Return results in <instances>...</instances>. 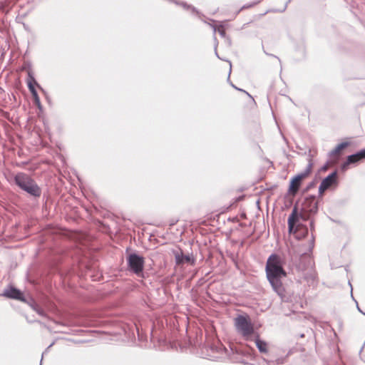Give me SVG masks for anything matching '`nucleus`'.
Returning a JSON list of instances; mask_svg holds the SVG:
<instances>
[{
    "label": "nucleus",
    "instance_id": "obj_22",
    "mask_svg": "<svg viewBox=\"0 0 365 365\" xmlns=\"http://www.w3.org/2000/svg\"><path fill=\"white\" fill-rule=\"evenodd\" d=\"M305 272H306V273H304V277L306 280L309 282V281H314L315 279L316 276L314 274V269L312 270H307Z\"/></svg>",
    "mask_w": 365,
    "mask_h": 365
},
{
    "label": "nucleus",
    "instance_id": "obj_20",
    "mask_svg": "<svg viewBox=\"0 0 365 365\" xmlns=\"http://www.w3.org/2000/svg\"><path fill=\"white\" fill-rule=\"evenodd\" d=\"M349 156L351 158L354 157H357L360 159L361 162L365 160V148L363 149H361L356 153L349 155Z\"/></svg>",
    "mask_w": 365,
    "mask_h": 365
},
{
    "label": "nucleus",
    "instance_id": "obj_23",
    "mask_svg": "<svg viewBox=\"0 0 365 365\" xmlns=\"http://www.w3.org/2000/svg\"><path fill=\"white\" fill-rule=\"evenodd\" d=\"M350 160H351V158L349 155L346 156V160L343 163H341V165H340V170L341 172H345L347 170L349 165H351Z\"/></svg>",
    "mask_w": 365,
    "mask_h": 365
},
{
    "label": "nucleus",
    "instance_id": "obj_7",
    "mask_svg": "<svg viewBox=\"0 0 365 365\" xmlns=\"http://www.w3.org/2000/svg\"><path fill=\"white\" fill-rule=\"evenodd\" d=\"M207 354H206L208 359L212 361H218L226 359L227 357L232 359L230 354H235L234 349L230 347V350H227L222 344L217 343L211 344L205 346Z\"/></svg>",
    "mask_w": 365,
    "mask_h": 365
},
{
    "label": "nucleus",
    "instance_id": "obj_30",
    "mask_svg": "<svg viewBox=\"0 0 365 365\" xmlns=\"http://www.w3.org/2000/svg\"><path fill=\"white\" fill-rule=\"evenodd\" d=\"M350 160H351V162H350L351 165H356V164L359 163L360 162H361L360 160V159L357 157L351 158Z\"/></svg>",
    "mask_w": 365,
    "mask_h": 365
},
{
    "label": "nucleus",
    "instance_id": "obj_10",
    "mask_svg": "<svg viewBox=\"0 0 365 365\" xmlns=\"http://www.w3.org/2000/svg\"><path fill=\"white\" fill-rule=\"evenodd\" d=\"M173 254L175 257V263L177 265H194L195 264V259L192 253L185 254L180 248L173 250Z\"/></svg>",
    "mask_w": 365,
    "mask_h": 365
},
{
    "label": "nucleus",
    "instance_id": "obj_36",
    "mask_svg": "<svg viewBox=\"0 0 365 365\" xmlns=\"http://www.w3.org/2000/svg\"><path fill=\"white\" fill-rule=\"evenodd\" d=\"M227 220L232 222H238V217L237 216L233 217H229Z\"/></svg>",
    "mask_w": 365,
    "mask_h": 365
},
{
    "label": "nucleus",
    "instance_id": "obj_18",
    "mask_svg": "<svg viewBox=\"0 0 365 365\" xmlns=\"http://www.w3.org/2000/svg\"><path fill=\"white\" fill-rule=\"evenodd\" d=\"M24 299H25V301H21V302L29 305L32 308L33 310L36 309V307L38 305V303L36 302V301L35 300V299L29 294H27V295L24 294Z\"/></svg>",
    "mask_w": 365,
    "mask_h": 365
},
{
    "label": "nucleus",
    "instance_id": "obj_27",
    "mask_svg": "<svg viewBox=\"0 0 365 365\" xmlns=\"http://www.w3.org/2000/svg\"><path fill=\"white\" fill-rule=\"evenodd\" d=\"M217 31H218L219 34L220 35V36L222 38H223L224 39L227 36V35L226 34V32H225V29L222 24L220 25V28L217 29Z\"/></svg>",
    "mask_w": 365,
    "mask_h": 365
},
{
    "label": "nucleus",
    "instance_id": "obj_3",
    "mask_svg": "<svg viewBox=\"0 0 365 365\" xmlns=\"http://www.w3.org/2000/svg\"><path fill=\"white\" fill-rule=\"evenodd\" d=\"M14 184L22 191L34 200L39 198L42 194L41 187L29 174L19 172L14 176Z\"/></svg>",
    "mask_w": 365,
    "mask_h": 365
},
{
    "label": "nucleus",
    "instance_id": "obj_9",
    "mask_svg": "<svg viewBox=\"0 0 365 365\" xmlns=\"http://www.w3.org/2000/svg\"><path fill=\"white\" fill-rule=\"evenodd\" d=\"M301 215L297 213V203L293 206L292 212L287 219L288 232L289 234L297 235L303 223L300 222Z\"/></svg>",
    "mask_w": 365,
    "mask_h": 365
},
{
    "label": "nucleus",
    "instance_id": "obj_8",
    "mask_svg": "<svg viewBox=\"0 0 365 365\" xmlns=\"http://www.w3.org/2000/svg\"><path fill=\"white\" fill-rule=\"evenodd\" d=\"M339 185L338 170H334L333 172L326 176L321 182L318 190V197L322 198L324 192L331 185L337 187Z\"/></svg>",
    "mask_w": 365,
    "mask_h": 365
},
{
    "label": "nucleus",
    "instance_id": "obj_6",
    "mask_svg": "<svg viewBox=\"0 0 365 365\" xmlns=\"http://www.w3.org/2000/svg\"><path fill=\"white\" fill-rule=\"evenodd\" d=\"M313 167L312 155H311V150H309V158L308 164L306 169L296 175L292 177L289 183V188L287 194L294 197L298 192L303 180L309 175L312 172Z\"/></svg>",
    "mask_w": 365,
    "mask_h": 365
},
{
    "label": "nucleus",
    "instance_id": "obj_38",
    "mask_svg": "<svg viewBox=\"0 0 365 365\" xmlns=\"http://www.w3.org/2000/svg\"><path fill=\"white\" fill-rule=\"evenodd\" d=\"M291 1H292V0H287V1L286 4H285V6H284V8L283 9V10L282 11H284L286 9L288 4H289Z\"/></svg>",
    "mask_w": 365,
    "mask_h": 365
},
{
    "label": "nucleus",
    "instance_id": "obj_40",
    "mask_svg": "<svg viewBox=\"0 0 365 365\" xmlns=\"http://www.w3.org/2000/svg\"><path fill=\"white\" fill-rule=\"evenodd\" d=\"M215 53L216 56H217L218 58L222 59V58L219 56V55H218V53H217V50H216V51H215Z\"/></svg>",
    "mask_w": 365,
    "mask_h": 365
},
{
    "label": "nucleus",
    "instance_id": "obj_21",
    "mask_svg": "<svg viewBox=\"0 0 365 365\" xmlns=\"http://www.w3.org/2000/svg\"><path fill=\"white\" fill-rule=\"evenodd\" d=\"M297 213L301 215L300 220H302L303 222L309 221L311 219V217L313 215L308 214V212H304L302 211V209H299V206L297 205Z\"/></svg>",
    "mask_w": 365,
    "mask_h": 365
},
{
    "label": "nucleus",
    "instance_id": "obj_19",
    "mask_svg": "<svg viewBox=\"0 0 365 365\" xmlns=\"http://www.w3.org/2000/svg\"><path fill=\"white\" fill-rule=\"evenodd\" d=\"M227 62L230 63V71H229V74H228V77H227V81L229 82V83L230 84V86L234 88L235 89L237 90V91H242L245 93H246L250 98H251L252 100L253 98L252 96L248 93L246 91L242 89V88H237L235 85H234V83H232L230 81V73H231V71H232V65H231V62L228 60H226Z\"/></svg>",
    "mask_w": 365,
    "mask_h": 365
},
{
    "label": "nucleus",
    "instance_id": "obj_4",
    "mask_svg": "<svg viewBox=\"0 0 365 365\" xmlns=\"http://www.w3.org/2000/svg\"><path fill=\"white\" fill-rule=\"evenodd\" d=\"M127 269L139 277L144 278L145 258L137 251H131L130 247L125 250Z\"/></svg>",
    "mask_w": 365,
    "mask_h": 365
},
{
    "label": "nucleus",
    "instance_id": "obj_28",
    "mask_svg": "<svg viewBox=\"0 0 365 365\" xmlns=\"http://www.w3.org/2000/svg\"><path fill=\"white\" fill-rule=\"evenodd\" d=\"M349 285L351 287V297L353 298V299L355 301V302L356 303V308L358 309V311L361 313L362 314L365 315V313L361 310V309H360L359 304H358V302L354 299L353 295H352V290H353V288H352V285L350 282V281H349Z\"/></svg>",
    "mask_w": 365,
    "mask_h": 365
},
{
    "label": "nucleus",
    "instance_id": "obj_11",
    "mask_svg": "<svg viewBox=\"0 0 365 365\" xmlns=\"http://www.w3.org/2000/svg\"><path fill=\"white\" fill-rule=\"evenodd\" d=\"M301 209L304 212L316 215L319 210V201L317 200V196L309 195L306 197L302 202Z\"/></svg>",
    "mask_w": 365,
    "mask_h": 365
},
{
    "label": "nucleus",
    "instance_id": "obj_16",
    "mask_svg": "<svg viewBox=\"0 0 365 365\" xmlns=\"http://www.w3.org/2000/svg\"><path fill=\"white\" fill-rule=\"evenodd\" d=\"M351 145V143L349 141H343L340 143H339L331 151L329 152V156H333L334 155H336L341 150H344L347 147H349Z\"/></svg>",
    "mask_w": 365,
    "mask_h": 365
},
{
    "label": "nucleus",
    "instance_id": "obj_41",
    "mask_svg": "<svg viewBox=\"0 0 365 365\" xmlns=\"http://www.w3.org/2000/svg\"><path fill=\"white\" fill-rule=\"evenodd\" d=\"M244 243H245V242H244V241H242V242H240V247H243Z\"/></svg>",
    "mask_w": 365,
    "mask_h": 365
},
{
    "label": "nucleus",
    "instance_id": "obj_14",
    "mask_svg": "<svg viewBox=\"0 0 365 365\" xmlns=\"http://www.w3.org/2000/svg\"><path fill=\"white\" fill-rule=\"evenodd\" d=\"M32 65H31V63L29 62V61H25L24 63V64L22 65L21 66V70L22 71H27V79H26V83L29 82V81H31V82H34L38 88L39 89H41L42 91H44L43 88L39 85V83L36 81L35 77H34V73L32 71Z\"/></svg>",
    "mask_w": 365,
    "mask_h": 365
},
{
    "label": "nucleus",
    "instance_id": "obj_29",
    "mask_svg": "<svg viewBox=\"0 0 365 365\" xmlns=\"http://www.w3.org/2000/svg\"><path fill=\"white\" fill-rule=\"evenodd\" d=\"M38 314L42 317H46V314L44 312V310L38 305L36 308V309H34Z\"/></svg>",
    "mask_w": 365,
    "mask_h": 365
},
{
    "label": "nucleus",
    "instance_id": "obj_13",
    "mask_svg": "<svg viewBox=\"0 0 365 365\" xmlns=\"http://www.w3.org/2000/svg\"><path fill=\"white\" fill-rule=\"evenodd\" d=\"M27 86L33 98L34 103L39 110H42L43 106L41 105L39 96L36 88V87H38L37 85L34 82L31 83V81H29V82H27Z\"/></svg>",
    "mask_w": 365,
    "mask_h": 365
},
{
    "label": "nucleus",
    "instance_id": "obj_42",
    "mask_svg": "<svg viewBox=\"0 0 365 365\" xmlns=\"http://www.w3.org/2000/svg\"><path fill=\"white\" fill-rule=\"evenodd\" d=\"M304 336H305V335H304V334H301L299 335V337H300V338H304Z\"/></svg>",
    "mask_w": 365,
    "mask_h": 365
},
{
    "label": "nucleus",
    "instance_id": "obj_17",
    "mask_svg": "<svg viewBox=\"0 0 365 365\" xmlns=\"http://www.w3.org/2000/svg\"><path fill=\"white\" fill-rule=\"evenodd\" d=\"M308 235L309 230L307 225L303 224V226L300 227L295 237L298 240H301L306 238L308 236Z\"/></svg>",
    "mask_w": 365,
    "mask_h": 365
},
{
    "label": "nucleus",
    "instance_id": "obj_1",
    "mask_svg": "<svg viewBox=\"0 0 365 365\" xmlns=\"http://www.w3.org/2000/svg\"><path fill=\"white\" fill-rule=\"evenodd\" d=\"M285 263L284 258L277 253H272L268 257L265 264L267 281L273 291L282 301L287 300L286 289L282 283V279L287 276V272L284 267Z\"/></svg>",
    "mask_w": 365,
    "mask_h": 365
},
{
    "label": "nucleus",
    "instance_id": "obj_39",
    "mask_svg": "<svg viewBox=\"0 0 365 365\" xmlns=\"http://www.w3.org/2000/svg\"><path fill=\"white\" fill-rule=\"evenodd\" d=\"M264 53H266V55L271 56H273L274 58H277L280 61V59L277 56H276L274 55H272V54H269V53H267L266 51H264Z\"/></svg>",
    "mask_w": 365,
    "mask_h": 365
},
{
    "label": "nucleus",
    "instance_id": "obj_25",
    "mask_svg": "<svg viewBox=\"0 0 365 365\" xmlns=\"http://www.w3.org/2000/svg\"><path fill=\"white\" fill-rule=\"evenodd\" d=\"M210 26L213 29V31H214V36H213V38H214V41H215V46H214V49L215 51H216V49H217V47L218 46V41L217 39V37L215 35V34L216 33L217 31V26L215 24H210Z\"/></svg>",
    "mask_w": 365,
    "mask_h": 365
},
{
    "label": "nucleus",
    "instance_id": "obj_44",
    "mask_svg": "<svg viewBox=\"0 0 365 365\" xmlns=\"http://www.w3.org/2000/svg\"><path fill=\"white\" fill-rule=\"evenodd\" d=\"M176 223V222L171 221V225H174Z\"/></svg>",
    "mask_w": 365,
    "mask_h": 365
},
{
    "label": "nucleus",
    "instance_id": "obj_5",
    "mask_svg": "<svg viewBox=\"0 0 365 365\" xmlns=\"http://www.w3.org/2000/svg\"><path fill=\"white\" fill-rule=\"evenodd\" d=\"M235 327L236 331L246 341H252L255 331L254 324L247 314H238L235 318Z\"/></svg>",
    "mask_w": 365,
    "mask_h": 365
},
{
    "label": "nucleus",
    "instance_id": "obj_33",
    "mask_svg": "<svg viewBox=\"0 0 365 365\" xmlns=\"http://www.w3.org/2000/svg\"><path fill=\"white\" fill-rule=\"evenodd\" d=\"M225 43L227 44V46L230 47L232 46V39H231V38L229 36H227L225 38Z\"/></svg>",
    "mask_w": 365,
    "mask_h": 365
},
{
    "label": "nucleus",
    "instance_id": "obj_34",
    "mask_svg": "<svg viewBox=\"0 0 365 365\" xmlns=\"http://www.w3.org/2000/svg\"><path fill=\"white\" fill-rule=\"evenodd\" d=\"M328 165H329V161H327L325 164H324L321 168H320V171L322 172H325L327 170V168H328Z\"/></svg>",
    "mask_w": 365,
    "mask_h": 365
},
{
    "label": "nucleus",
    "instance_id": "obj_2",
    "mask_svg": "<svg viewBox=\"0 0 365 365\" xmlns=\"http://www.w3.org/2000/svg\"><path fill=\"white\" fill-rule=\"evenodd\" d=\"M314 236L312 233V238L309 242L307 251L302 252L297 250L296 248L289 250L288 254L290 262L297 271L305 272L312 270L314 268V262L311 255L314 247Z\"/></svg>",
    "mask_w": 365,
    "mask_h": 365
},
{
    "label": "nucleus",
    "instance_id": "obj_37",
    "mask_svg": "<svg viewBox=\"0 0 365 365\" xmlns=\"http://www.w3.org/2000/svg\"><path fill=\"white\" fill-rule=\"evenodd\" d=\"M256 3H253V4H245L241 9H248V8H250L252 7V6H254Z\"/></svg>",
    "mask_w": 365,
    "mask_h": 365
},
{
    "label": "nucleus",
    "instance_id": "obj_43",
    "mask_svg": "<svg viewBox=\"0 0 365 365\" xmlns=\"http://www.w3.org/2000/svg\"><path fill=\"white\" fill-rule=\"evenodd\" d=\"M176 223V222L171 221V225H174Z\"/></svg>",
    "mask_w": 365,
    "mask_h": 365
},
{
    "label": "nucleus",
    "instance_id": "obj_45",
    "mask_svg": "<svg viewBox=\"0 0 365 365\" xmlns=\"http://www.w3.org/2000/svg\"><path fill=\"white\" fill-rule=\"evenodd\" d=\"M235 353H236L237 354H239L238 351H237L236 349H235Z\"/></svg>",
    "mask_w": 365,
    "mask_h": 365
},
{
    "label": "nucleus",
    "instance_id": "obj_12",
    "mask_svg": "<svg viewBox=\"0 0 365 365\" xmlns=\"http://www.w3.org/2000/svg\"><path fill=\"white\" fill-rule=\"evenodd\" d=\"M0 297H4L9 299L19 300L20 302L25 301L24 293L12 284H9L5 287L3 292L0 293Z\"/></svg>",
    "mask_w": 365,
    "mask_h": 365
},
{
    "label": "nucleus",
    "instance_id": "obj_24",
    "mask_svg": "<svg viewBox=\"0 0 365 365\" xmlns=\"http://www.w3.org/2000/svg\"><path fill=\"white\" fill-rule=\"evenodd\" d=\"M285 361V359L283 357L277 358L275 360L269 361L267 363L269 365H281Z\"/></svg>",
    "mask_w": 365,
    "mask_h": 365
},
{
    "label": "nucleus",
    "instance_id": "obj_32",
    "mask_svg": "<svg viewBox=\"0 0 365 365\" xmlns=\"http://www.w3.org/2000/svg\"><path fill=\"white\" fill-rule=\"evenodd\" d=\"M54 344V342H52L46 349V350L42 353V355H41V361H40V365H42V361H43V355L45 353H46L47 351H49V349Z\"/></svg>",
    "mask_w": 365,
    "mask_h": 365
},
{
    "label": "nucleus",
    "instance_id": "obj_15",
    "mask_svg": "<svg viewBox=\"0 0 365 365\" xmlns=\"http://www.w3.org/2000/svg\"><path fill=\"white\" fill-rule=\"evenodd\" d=\"M260 353L265 354L268 352L267 343L259 337V334L256 332L253 336L252 340Z\"/></svg>",
    "mask_w": 365,
    "mask_h": 365
},
{
    "label": "nucleus",
    "instance_id": "obj_31",
    "mask_svg": "<svg viewBox=\"0 0 365 365\" xmlns=\"http://www.w3.org/2000/svg\"><path fill=\"white\" fill-rule=\"evenodd\" d=\"M54 344V342H52L46 349V350L42 353V355H41V361H40V365H42V361H43V355L45 353H46L47 351H49V349Z\"/></svg>",
    "mask_w": 365,
    "mask_h": 365
},
{
    "label": "nucleus",
    "instance_id": "obj_26",
    "mask_svg": "<svg viewBox=\"0 0 365 365\" xmlns=\"http://www.w3.org/2000/svg\"><path fill=\"white\" fill-rule=\"evenodd\" d=\"M316 183H317V181L315 180L309 182L307 184V185L306 186V187L304 189L303 192H306L309 191V190H311L312 187H315Z\"/></svg>",
    "mask_w": 365,
    "mask_h": 365
},
{
    "label": "nucleus",
    "instance_id": "obj_35",
    "mask_svg": "<svg viewBox=\"0 0 365 365\" xmlns=\"http://www.w3.org/2000/svg\"><path fill=\"white\" fill-rule=\"evenodd\" d=\"M309 226H310V230L312 232L314 230V220L313 219L310 220Z\"/></svg>",
    "mask_w": 365,
    "mask_h": 365
}]
</instances>
